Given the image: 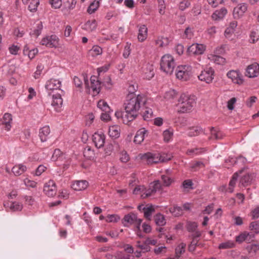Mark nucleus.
I'll return each mask as SVG.
<instances>
[{
	"mask_svg": "<svg viewBox=\"0 0 259 259\" xmlns=\"http://www.w3.org/2000/svg\"><path fill=\"white\" fill-rule=\"evenodd\" d=\"M97 107L99 109L105 112H110L111 109L107 102L104 100H100L98 102Z\"/></svg>",
	"mask_w": 259,
	"mask_h": 259,
	"instance_id": "nucleus-34",
	"label": "nucleus"
},
{
	"mask_svg": "<svg viewBox=\"0 0 259 259\" xmlns=\"http://www.w3.org/2000/svg\"><path fill=\"white\" fill-rule=\"evenodd\" d=\"M208 59L212 62L219 64L224 65L226 63V59L217 55H210Z\"/></svg>",
	"mask_w": 259,
	"mask_h": 259,
	"instance_id": "nucleus-29",
	"label": "nucleus"
},
{
	"mask_svg": "<svg viewBox=\"0 0 259 259\" xmlns=\"http://www.w3.org/2000/svg\"><path fill=\"white\" fill-rule=\"evenodd\" d=\"M247 7L246 4L243 3L238 5L233 10V16L235 19L239 18L247 11Z\"/></svg>",
	"mask_w": 259,
	"mask_h": 259,
	"instance_id": "nucleus-21",
	"label": "nucleus"
},
{
	"mask_svg": "<svg viewBox=\"0 0 259 259\" xmlns=\"http://www.w3.org/2000/svg\"><path fill=\"white\" fill-rule=\"evenodd\" d=\"M61 81L59 79H51L48 80L45 84V88L48 92V95L51 96L57 92L63 93V91L60 89Z\"/></svg>",
	"mask_w": 259,
	"mask_h": 259,
	"instance_id": "nucleus-8",
	"label": "nucleus"
},
{
	"mask_svg": "<svg viewBox=\"0 0 259 259\" xmlns=\"http://www.w3.org/2000/svg\"><path fill=\"white\" fill-rule=\"evenodd\" d=\"M250 238V235L246 232H244L237 236L236 238V241L238 242L241 243L244 241H248Z\"/></svg>",
	"mask_w": 259,
	"mask_h": 259,
	"instance_id": "nucleus-50",
	"label": "nucleus"
},
{
	"mask_svg": "<svg viewBox=\"0 0 259 259\" xmlns=\"http://www.w3.org/2000/svg\"><path fill=\"white\" fill-rule=\"evenodd\" d=\"M176 66L175 59L171 55L165 54L161 57L160 62V69L166 74H171Z\"/></svg>",
	"mask_w": 259,
	"mask_h": 259,
	"instance_id": "nucleus-4",
	"label": "nucleus"
},
{
	"mask_svg": "<svg viewBox=\"0 0 259 259\" xmlns=\"http://www.w3.org/2000/svg\"><path fill=\"white\" fill-rule=\"evenodd\" d=\"M105 136L104 134L100 132L95 133L93 135V141L95 146L99 149L102 148L105 144Z\"/></svg>",
	"mask_w": 259,
	"mask_h": 259,
	"instance_id": "nucleus-14",
	"label": "nucleus"
},
{
	"mask_svg": "<svg viewBox=\"0 0 259 259\" xmlns=\"http://www.w3.org/2000/svg\"><path fill=\"white\" fill-rule=\"evenodd\" d=\"M10 208L13 211H20L23 208V205L19 202L15 201L11 203Z\"/></svg>",
	"mask_w": 259,
	"mask_h": 259,
	"instance_id": "nucleus-51",
	"label": "nucleus"
},
{
	"mask_svg": "<svg viewBox=\"0 0 259 259\" xmlns=\"http://www.w3.org/2000/svg\"><path fill=\"white\" fill-rule=\"evenodd\" d=\"M197 137L195 140L198 142H202V140L201 139V137L205 138V134L204 130L199 126H195V137Z\"/></svg>",
	"mask_w": 259,
	"mask_h": 259,
	"instance_id": "nucleus-37",
	"label": "nucleus"
},
{
	"mask_svg": "<svg viewBox=\"0 0 259 259\" xmlns=\"http://www.w3.org/2000/svg\"><path fill=\"white\" fill-rule=\"evenodd\" d=\"M192 73L193 68L188 65H179L176 70V77L181 80H187L192 76Z\"/></svg>",
	"mask_w": 259,
	"mask_h": 259,
	"instance_id": "nucleus-7",
	"label": "nucleus"
},
{
	"mask_svg": "<svg viewBox=\"0 0 259 259\" xmlns=\"http://www.w3.org/2000/svg\"><path fill=\"white\" fill-rule=\"evenodd\" d=\"M24 4H28V10L30 12H35L38 5H39V0H28L27 3H23Z\"/></svg>",
	"mask_w": 259,
	"mask_h": 259,
	"instance_id": "nucleus-38",
	"label": "nucleus"
},
{
	"mask_svg": "<svg viewBox=\"0 0 259 259\" xmlns=\"http://www.w3.org/2000/svg\"><path fill=\"white\" fill-rule=\"evenodd\" d=\"M50 128L49 126H45L39 130V137L42 142L47 141L49 138Z\"/></svg>",
	"mask_w": 259,
	"mask_h": 259,
	"instance_id": "nucleus-25",
	"label": "nucleus"
},
{
	"mask_svg": "<svg viewBox=\"0 0 259 259\" xmlns=\"http://www.w3.org/2000/svg\"><path fill=\"white\" fill-rule=\"evenodd\" d=\"M59 38L55 34L48 35L44 37L40 44L50 48H56L59 45Z\"/></svg>",
	"mask_w": 259,
	"mask_h": 259,
	"instance_id": "nucleus-9",
	"label": "nucleus"
},
{
	"mask_svg": "<svg viewBox=\"0 0 259 259\" xmlns=\"http://www.w3.org/2000/svg\"><path fill=\"white\" fill-rule=\"evenodd\" d=\"M46 168L47 167L45 166L39 165L36 168L34 175L36 176H39L46 170Z\"/></svg>",
	"mask_w": 259,
	"mask_h": 259,
	"instance_id": "nucleus-63",
	"label": "nucleus"
},
{
	"mask_svg": "<svg viewBox=\"0 0 259 259\" xmlns=\"http://www.w3.org/2000/svg\"><path fill=\"white\" fill-rule=\"evenodd\" d=\"M195 55H202L205 51L206 46L202 44L195 43Z\"/></svg>",
	"mask_w": 259,
	"mask_h": 259,
	"instance_id": "nucleus-48",
	"label": "nucleus"
},
{
	"mask_svg": "<svg viewBox=\"0 0 259 259\" xmlns=\"http://www.w3.org/2000/svg\"><path fill=\"white\" fill-rule=\"evenodd\" d=\"M194 102V96L187 93L182 94L177 104L178 112L185 113L190 111Z\"/></svg>",
	"mask_w": 259,
	"mask_h": 259,
	"instance_id": "nucleus-3",
	"label": "nucleus"
},
{
	"mask_svg": "<svg viewBox=\"0 0 259 259\" xmlns=\"http://www.w3.org/2000/svg\"><path fill=\"white\" fill-rule=\"evenodd\" d=\"M245 169V167H244L243 168H242L241 170H240L238 172H235L233 175L232 179H231V180L230 181V182L229 183V189L230 190V192L232 193L233 192V188L235 185L236 182L237 180L239 174H241L242 172V171H244V170Z\"/></svg>",
	"mask_w": 259,
	"mask_h": 259,
	"instance_id": "nucleus-32",
	"label": "nucleus"
},
{
	"mask_svg": "<svg viewBox=\"0 0 259 259\" xmlns=\"http://www.w3.org/2000/svg\"><path fill=\"white\" fill-rule=\"evenodd\" d=\"M27 170V167L23 164H17L12 168V171L15 176H19L24 173Z\"/></svg>",
	"mask_w": 259,
	"mask_h": 259,
	"instance_id": "nucleus-26",
	"label": "nucleus"
},
{
	"mask_svg": "<svg viewBox=\"0 0 259 259\" xmlns=\"http://www.w3.org/2000/svg\"><path fill=\"white\" fill-rule=\"evenodd\" d=\"M138 27V39L140 42L144 41L147 38L148 28L146 25H139Z\"/></svg>",
	"mask_w": 259,
	"mask_h": 259,
	"instance_id": "nucleus-19",
	"label": "nucleus"
},
{
	"mask_svg": "<svg viewBox=\"0 0 259 259\" xmlns=\"http://www.w3.org/2000/svg\"><path fill=\"white\" fill-rule=\"evenodd\" d=\"M44 192L49 197H53L56 195L57 188L54 181L50 180L45 183L44 187Z\"/></svg>",
	"mask_w": 259,
	"mask_h": 259,
	"instance_id": "nucleus-12",
	"label": "nucleus"
},
{
	"mask_svg": "<svg viewBox=\"0 0 259 259\" xmlns=\"http://www.w3.org/2000/svg\"><path fill=\"white\" fill-rule=\"evenodd\" d=\"M85 91L93 96L98 95L101 89V83L96 76L91 77L90 82L86 80L84 78Z\"/></svg>",
	"mask_w": 259,
	"mask_h": 259,
	"instance_id": "nucleus-6",
	"label": "nucleus"
},
{
	"mask_svg": "<svg viewBox=\"0 0 259 259\" xmlns=\"http://www.w3.org/2000/svg\"><path fill=\"white\" fill-rule=\"evenodd\" d=\"M161 179L165 186H169L172 182V180L167 176L162 175Z\"/></svg>",
	"mask_w": 259,
	"mask_h": 259,
	"instance_id": "nucleus-60",
	"label": "nucleus"
},
{
	"mask_svg": "<svg viewBox=\"0 0 259 259\" xmlns=\"http://www.w3.org/2000/svg\"><path fill=\"white\" fill-rule=\"evenodd\" d=\"M214 70L211 68H209L202 71L198 76L199 80L205 81L207 83L211 82L214 76Z\"/></svg>",
	"mask_w": 259,
	"mask_h": 259,
	"instance_id": "nucleus-11",
	"label": "nucleus"
},
{
	"mask_svg": "<svg viewBox=\"0 0 259 259\" xmlns=\"http://www.w3.org/2000/svg\"><path fill=\"white\" fill-rule=\"evenodd\" d=\"M154 221L156 224L159 226H163L166 224L165 217L161 213H158L154 216Z\"/></svg>",
	"mask_w": 259,
	"mask_h": 259,
	"instance_id": "nucleus-40",
	"label": "nucleus"
},
{
	"mask_svg": "<svg viewBox=\"0 0 259 259\" xmlns=\"http://www.w3.org/2000/svg\"><path fill=\"white\" fill-rule=\"evenodd\" d=\"M131 44H129L128 42L126 43V45L124 47L123 52L122 56L125 58H127L131 53Z\"/></svg>",
	"mask_w": 259,
	"mask_h": 259,
	"instance_id": "nucleus-55",
	"label": "nucleus"
},
{
	"mask_svg": "<svg viewBox=\"0 0 259 259\" xmlns=\"http://www.w3.org/2000/svg\"><path fill=\"white\" fill-rule=\"evenodd\" d=\"M64 156L62 154L60 150L57 149L54 150L53 154L52 157V159L53 161L62 160Z\"/></svg>",
	"mask_w": 259,
	"mask_h": 259,
	"instance_id": "nucleus-46",
	"label": "nucleus"
},
{
	"mask_svg": "<svg viewBox=\"0 0 259 259\" xmlns=\"http://www.w3.org/2000/svg\"><path fill=\"white\" fill-rule=\"evenodd\" d=\"M95 119V115L91 113L87 115L85 117V125L90 126L92 125Z\"/></svg>",
	"mask_w": 259,
	"mask_h": 259,
	"instance_id": "nucleus-52",
	"label": "nucleus"
},
{
	"mask_svg": "<svg viewBox=\"0 0 259 259\" xmlns=\"http://www.w3.org/2000/svg\"><path fill=\"white\" fill-rule=\"evenodd\" d=\"M249 228L250 230H254L255 232H259V223L253 222L250 223Z\"/></svg>",
	"mask_w": 259,
	"mask_h": 259,
	"instance_id": "nucleus-64",
	"label": "nucleus"
},
{
	"mask_svg": "<svg viewBox=\"0 0 259 259\" xmlns=\"http://www.w3.org/2000/svg\"><path fill=\"white\" fill-rule=\"evenodd\" d=\"M259 40V35H257V33L255 31H252L250 34L249 41L251 43H255Z\"/></svg>",
	"mask_w": 259,
	"mask_h": 259,
	"instance_id": "nucleus-62",
	"label": "nucleus"
},
{
	"mask_svg": "<svg viewBox=\"0 0 259 259\" xmlns=\"http://www.w3.org/2000/svg\"><path fill=\"white\" fill-rule=\"evenodd\" d=\"M97 26V21L95 20L88 21L83 26V28L89 31H92L96 29Z\"/></svg>",
	"mask_w": 259,
	"mask_h": 259,
	"instance_id": "nucleus-30",
	"label": "nucleus"
},
{
	"mask_svg": "<svg viewBox=\"0 0 259 259\" xmlns=\"http://www.w3.org/2000/svg\"><path fill=\"white\" fill-rule=\"evenodd\" d=\"M143 108V117L144 120H149L153 117V111L152 109L144 106Z\"/></svg>",
	"mask_w": 259,
	"mask_h": 259,
	"instance_id": "nucleus-36",
	"label": "nucleus"
},
{
	"mask_svg": "<svg viewBox=\"0 0 259 259\" xmlns=\"http://www.w3.org/2000/svg\"><path fill=\"white\" fill-rule=\"evenodd\" d=\"M119 158L122 162L126 163L130 160V157L127 152L125 150H123L120 153Z\"/></svg>",
	"mask_w": 259,
	"mask_h": 259,
	"instance_id": "nucleus-54",
	"label": "nucleus"
},
{
	"mask_svg": "<svg viewBox=\"0 0 259 259\" xmlns=\"http://www.w3.org/2000/svg\"><path fill=\"white\" fill-rule=\"evenodd\" d=\"M259 74V64L254 63L248 66L246 69V75L250 78L255 77Z\"/></svg>",
	"mask_w": 259,
	"mask_h": 259,
	"instance_id": "nucleus-16",
	"label": "nucleus"
},
{
	"mask_svg": "<svg viewBox=\"0 0 259 259\" xmlns=\"http://www.w3.org/2000/svg\"><path fill=\"white\" fill-rule=\"evenodd\" d=\"M138 85L136 82L131 83L129 84L128 87V91L130 93V95H133V94L138 90Z\"/></svg>",
	"mask_w": 259,
	"mask_h": 259,
	"instance_id": "nucleus-57",
	"label": "nucleus"
},
{
	"mask_svg": "<svg viewBox=\"0 0 259 259\" xmlns=\"http://www.w3.org/2000/svg\"><path fill=\"white\" fill-rule=\"evenodd\" d=\"M177 95L178 93L175 90H170L164 93L163 98L166 101L171 102L177 97Z\"/></svg>",
	"mask_w": 259,
	"mask_h": 259,
	"instance_id": "nucleus-31",
	"label": "nucleus"
},
{
	"mask_svg": "<svg viewBox=\"0 0 259 259\" xmlns=\"http://www.w3.org/2000/svg\"><path fill=\"white\" fill-rule=\"evenodd\" d=\"M147 97L144 94L128 95L124 102V109L128 113V117L124 122L133 121L138 116L141 109L146 105Z\"/></svg>",
	"mask_w": 259,
	"mask_h": 259,
	"instance_id": "nucleus-1",
	"label": "nucleus"
},
{
	"mask_svg": "<svg viewBox=\"0 0 259 259\" xmlns=\"http://www.w3.org/2000/svg\"><path fill=\"white\" fill-rule=\"evenodd\" d=\"M62 94L63 93H61L56 92L55 94H53L50 96L52 97V99L51 105L57 112H60L62 110L63 99L61 96Z\"/></svg>",
	"mask_w": 259,
	"mask_h": 259,
	"instance_id": "nucleus-10",
	"label": "nucleus"
},
{
	"mask_svg": "<svg viewBox=\"0 0 259 259\" xmlns=\"http://www.w3.org/2000/svg\"><path fill=\"white\" fill-rule=\"evenodd\" d=\"M148 134L149 132L145 128L143 127L139 129L134 137V143L136 144H141Z\"/></svg>",
	"mask_w": 259,
	"mask_h": 259,
	"instance_id": "nucleus-15",
	"label": "nucleus"
},
{
	"mask_svg": "<svg viewBox=\"0 0 259 259\" xmlns=\"http://www.w3.org/2000/svg\"><path fill=\"white\" fill-rule=\"evenodd\" d=\"M142 222V220L139 219L137 215L133 213H129L124 217V226L134 225L135 227V231L140 237L143 236L140 229Z\"/></svg>",
	"mask_w": 259,
	"mask_h": 259,
	"instance_id": "nucleus-5",
	"label": "nucleus"
},
{
	"mask_svg": "<svg viewBox=\"0 0 259 259\" xmlns=\"http://www.w3.org/2000/svg\"><path fill=\"white\" fill-rule=\"evenodd\" d=\"M227 13V9L225 8H223L220 10L215 11L212 15V17L214 20L222 19Z\"/></svg>",
	"mask_w": 259,
	"mask_h": 259,
	"instance_id": "nucleus-35",
	"label": "nucleus"
},
{
	"mask_svg": "<svg viewBox=\"0 0 259 259\" xmlns=\"http://www.w3.org/2000/svg\"><path fill=\"white\" fill-rule=\"evenodd\" d=\"M174 134L173 130L168 129L164 131L163 133V136L164 141L166 142H168L172 139Z\"/></svg>",
	"mask_w": 259,
	"mask_h": 259,
	"instance_id": "nucleus-43",
	"label": "nucleus"
},
{
	"mask_svg": "<svg viewBox=\"0 0 259 259\" xmlns=\"http://www.w3.org/2000/svg\"><path fill=\"white\" fill-rule=\"evenodd\" d=\"M235 246V244L232 242H227L225 243H222L220 244L219 248L220 249H226V248H231Z\"/></svg>",
	"mask_w": 259,
	"mask_h": 259,
	"instance_id": "nucleus-61",
	"label": "nucleus"
},
{
	"mask_svg": "<svg viewBox=\"0 0 259 259\" xmlns=\"http://www.w3.org/2000/svg\"><path fill=\"white\" fill-rule=\"evenodd\" d=\"M254 177V174L253 173H247L244 175L240 178L239 186L246 187L250 185L252 183Z\"/></svg>",
	"mask_w": 259,
	"mask_h": 259,
	"instance_id": "nucleus-24",
	"label": "nucleus"
},
{
	"mask_svg": "<svg viewBox=\"0 0 259 259\" xmlns=\"http://www.w3.org/2000/svg\"><path fill=\"white\" fill-rule=\"evenodd\" d=\"M227 75L235 83L240 85L243 82L242 76L238 71L231 70L228 72Z\"/></svg>",
	"mask_w": 259,
	"mask_h": 259,
	"instance_id": "nucleus-18",
	"label": "nucleus"
},
{
	"mask_svg": "<svg viewBox=\"0 0 259 259\" xmlns=\"http://www.w3.org/2000/svg\"><path fill=\"white\" fill-rule=\"evenodd\" d=\"M172 156L170 154L160 155L157 153L147 152L139 154L137 158L141 159L147 164H153L159 162H164L171 159Z\"/></svg>",
	"mask_w": 259,
	"mask_h": 259,
	"instance_id": "nucleus-2",
	"label": "nucleus"
},
{
	"mask_svg": "<svg viewBox=\"0 0 259 259\" xmlns=\"http://www.w3.org/2000/svg\"><path fill=\"white\" fill-rule=\"evenodd\" d=\"M49 4L55 9H58L61 7L62 4V0H49Z\"/></svg>",
	"mask_w": 259,
	"mask_h": 259,
	"instance_id": "nucleus-56",
	"label": "nucleus"
},
{
	"mask_svg": "<svg viewBox=\"0 0 259 259\" xmlns=\"http://www.w3.org/2000/svg\"><path fill=\"white\" fill-rule=\"evenodd\" d=\"M12 115L8 113H6L1 119V124L3 128L7 131H9L12 127Z\"/></svg>",
	"mask_w": 259,
	"mask_h": 259,
	"instance_id": "nucleus-17",
	"label": "nucleus"
},
{
	"mask_svg": "<svg viewBox=\"0 0 259 259\" xmlns=\"http://www.w3.org/2000/svg\"><path fill=\"white\" fill-rule=\"evenodd\" d=\"M102 49L99 46H94L90 50V54L93 57H95L102 54Z\"/></svg>",
	"mask_w": 259,
	"mask_h": 259,
	"instance_id": "nucleus-44",
	"label": "nucleus"
},
{
	"mask_svg": "<svg viewBox=\"0 0 259 259\" xmlns=\"http://www.w3.org/2000/svg\"><path fill=\"white\" fill-rule=\"evenodd\" d=\"M138 209L144 213L145 218L150 220L151 215L154 211V208L152 205L144 206V205H139Z\"/></svg>",
	"mask_w": 259,
	"mask_h": 259,
	"instance_id": "nucleus-22",
	"label": "nucleus"
},
{
	"mask_svg": "<svg viewBox=\"0 0 259 259\" xmlns=\"http://www.w3.org/2000/svg\"><path fill=\"white\" fill-rule=\"evenodd\" d=\"M109 136L112 138L116 139L120 136V128L116 125L110 126L108 130Z\"/></svg>",
	"mask_w": 259,
	"mask_h": 259,
	"instance_id": "nucleus-28",
	"label": "nucleus"
},
{
	"mask_svg": "<svg viewBox=\"0 0 259 259\" xmlns=\"http://www.w3.org/2000/svg\"><path fill=\"white\" fill-rule=\"evenodd\" d=\"M128 114L125 111L122 112L121 111H117L115 113V116L118 119L120 120L124 124H127L130 122H124V119H126L128 117Z\"/></svg>",
	"mask_w": 259,
	"mask_h": 259,
	"instance_id": "nucleus-39",
	"label": "nucleus"
},
{
	"mask_svg": "<svg viewBox=\"0 0 259 259\" xmlns=\"http://www.w3.org/2000/svg\"><path fill=\"white\" fill-rule=\"evenodd\" d=\"M89 185L88 182L85 180H78L73 182L71 185L72 189L75 191H82L85 190Z\"/></svg>",
	"mask_w": 259,
	"mask_h": 259,
	"instance_id": "nucleus-23",
	"label": "nucleus"
},
{
	"mask_svg": "<svg viewBox=\"0 0 259 259\" xmlns=\"http://www.w3.org/2000/svg\"><path fill=\"white\" fill-rule=\"evenodd\" d=\"M154 75L153 66L151 64H146L143 69V77L144 79L150 80Z\"/></svg>",
	"mask_w": 259,
	"mask_h": 259,
	"instance_id": "nucleus-20",
	"label": "nucleus"
},
{
	"mask_svg": "<svg viewBox=\"0 0 259 259\" xmlns=\"http://www.w3.org/2000/svg\"><path fill=\"white\" fill-rule=\"evenodd\" d=\"M137 246L138 247L140 248L141 250H143L144 251H148L150 250V247L146 243V241L144 243H141L140 242H138Z\"/></svg>",
	"mask_w": 259,
	"mask_h": 259,
	"instance_id": "nucleus-59",
	"label": "nucleus"
},
{
	"mask_svg": "<svg viewBox=\"0 0 259 259\" xmlns=\"http://www.w3.org/2000/svg\"><path fill=\"white\" fill-rule=\"evenodd\" d=\"M169 210L170 212L175 217L180 216L183 213V208L177 205L170 207Z\"/></svg>",
	"mask_w": 259,
	"mask_h": 259,
	"instance_id": "nucleus-41",
	"label": "nucleus"
},
{
	"mask_svg": "<svg viewBox=\"0 0 259 259\" xmlns=\"http://www.w3.org/2000/svg\"><path fill=\"white\" fill-rule=\"evenodd\" d=\"M83 155L88 159H91L94 157V151L90 146H87L84 149Z\"/></svg>",
	"mask_w": 259,
	"mask_h": 259,
	"instance_id": "nucleus-42",
	"label": "nucleus"
},
{
	"mask_svg": "<svg viewBox=\"0 0 259 259\" xmlns=\"http://www.w3.org/2000/svg\"><path fill=\"white\" fill-rule=\"evenodd\" d=\"M23 182L24 185L27 187L35 188L36 186V182L28 178H25Z\"/></svg>",
	"mask_w": 259,
	"mask_h": 259,
	"instance_id": "nucleus-58",
	"label": "nucleus"
},
{
	"mask_svg": "<svg viewBox=\"0 0 259 259\" xmlns=\"http://www.w3.org/2000/svg\"><path fill=\"white\" fill-rule=\"evenodd\" d=\"M9 51L11 54L17 55L20 51V47L18 45H12L9 47Z\"/></svg>",
	"mask_w": 259,
	"mask_h": 259,
	"instance_id": "nucleus-53",
	"label": "nucleus"
},
{
	"mask_svg": "<svg viewBox=\"0 0 259 259\" xmlns=\"http://www.w3.org/2000/svg\"><path fill=\"white\" fill-rule=\"evenodd\" d=\"M99 5L100 3L99 1H94L90 5L89 7H88L87 10L88 12L90 14H92L95 13V11L98 9Z\"/></svg>",
	"mask_w": 259,
	"mask_h": 259,
	"instance_id": "nucleus-45",
	"label": "nucleus"
},
{
	"mask_svg": "<svg viewBox=\"0 0 259 259\" xmlns=\"http://www.w3.org/2000/svg\"><path fill=\"white\" fill-rule=\"evenodd\" d=\"M211 136L209 138L210 140H221L223 138L224 135L223 134L219 131L217 130L216 128L214 127H211L210 130Z\"/></svg>",
	"mask_w": 259,
	"mask_h": 259,
	"instance_id": "nucleus-33",
	"label": "nucleus"
},
{
	"mask_svg": "<svg viewBox=\"0 0 259 259\" xmlns=\"http://www.w3.org/2000/svg\"><path fill=\"white\" fill-rule=\"evenodd\" d=\"M155 192L152 191L151 187H150L149 189H147L144 186H138L135 187L133 191L134 194H141V196L143 198H147L151 196Z\"/></svg>",
	"mask_w": 259,
	"mask_h": 259,
	"instance_id": "nucleus-13",
	"label": "nucleus"
},
{
	"mask_svg": "<svg viewBox=\"0 0 259 259\" xmlns=\"http://www.w3.org/2000/svg\"><path fill=\"white\" fill-rule=\"evenodd\" d=\"M169 43L168 38L164 37H159L156 40V44L160 47H163L166 46Z\"/></svg>",
	"mask_w": 259,
	"mask_h": 259,
	"instance_id": "nucleus-47",
	"label": "nucleus"
},
{
	"mask_svg": "<svg viewBox=\"0 0 259 259\" xmlns=\"http://www.w3.org/2000/svg\"><path fill=\"white\" fill-rule=\"evenodd\" d=\"M23 55L27 56L30 59H33L38 53V50L36 48L30 50L28 45H25L23 50Z\"/></svg>",
	"mask_w": 259,
	"mask_h": 259,
	"instance_id": "nucleus-27",
	"label": "nucleus"
},
{
	"mask_svg": "<svg viewBox=\"0 0 259 259\" xmlns=\"http://www.w3.org/2000/svg\"><path fill=\"white\" fill-rule=\"evenodd\" d=\"M150 187H151L152 191H153L155 193L160 192L162 189V185L158 180L155 181L151 183Z\"/></svg>",
	"mask_w": 259,
	"mask_h": 259,
	"instance_id": "nucleus-49",
	"label": "nucleus"
}]
</instances>
